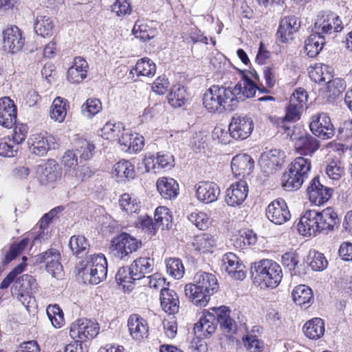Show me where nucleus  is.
<instances>
[{
  "instance_id": "nucleus-6",
  "label": "nucleus",
  "mask_w": 352,
  "mask_h": 352,
  "mask_svg": "<svg viewBox=\"0 0 352 352\" xmlns=\"http://www.w3.org/2000/svg\"><path fill=\"white\" fill-rule=\"evenodd\" d=\"M142 241L126 232L114 237L111 242L110 252L117 259L127 261L131 254L142 247Z\"/></svg>"
},
{
  "instance_id": "nucleus-48",
  "label": "nucleus",
  "mask_w": 352,
  "mask_h": 352,
  "mask_svg": "<svg viewBox=\"0 0 352 352\" xmlns=\"http://www.w3.org/2000/svg\"><path fill=\"white\" fill-rule=\"evenodd\" d=\"M120 208L127 214L137 213L140 209V202L129 193L122 195L119 199Z\"/></svg>"
},
{
  "instance_id": "nucleus-26",
  "label": "nucleus",
  "mask_w": 352,
  "mask_h": 352,
  "mask_svg": "<svg viewBox=\"0 0 352 352\" xmlns=\"http://www.w3.org/2000/svg\"><path fill=\"white\" fill-rule=\"evenodd\" d=\"M144 163L147 171L160 168L169 169L174 166V158L168 153L159 152L155 157L153 155H146Z\"/></svg>"
},
{
  "instance_id": "nucleus-28",
  "label": "nucleus",
  "mask_w": 352,
  "mask_h": 352,
  "mask_svg": "<svg viewBox=\"0 0 352 352\" xmlns=\"http://www.w3.org/2000/svg\"><path fill=\"white\" fill-rule=\"evenodd\" d=\"M156 65L153 61L148 58L138 60L135 65L130 70L129 76L133 80H138L140 76L151 77L155 74Z\"/></svg>"
},
{
  "instance_id": "nucleus-9",
  "label": "nucleus",
  "mask_w": 352,
  "mask_h": 352,
  "mask_svg": "<svg viewBox=\"0 0 352 352\" xmlns=\"http://www.w3.org/2000/svg\"><path fill=\"white\" fill-rule=\"evenodd\" d=\"M309 128L316 136L322 140L330 139L335 134V128L330 118L324 113L313 116Z\"/></svg>"
},
{
  "instance_id": "nucleus-60",
  "label": "nucleus",
  "mask_w": 352,
  "mask_h": 352,
  "mask_svg": "<svg viewBox=\"0 0 352 352\" xmlns=\"http://www.w3.org/2000/svg\"><path fill=\"white\" fill-rule=\"evenodd\" d=\"M188 220L197 228L201 230H206L210 225V218L204 212L195 211L190 214Z\"/></svg>"
},
{
  "instance_id": "nucleus-30",
  "label": "nucleus",
  "mask_w": 352,
  "mask_h": 352,
  "mask_svg": "<svg viewBox=\"0 0 352 352\" xmlns=\"http://www.w3.org/2000/svg\"><path fill=\"white\" fill-rule=\"evenodd\" d=\"M318 233H328L333 230L339 220L337 213L331 208H327L321 212L318 211Z\"/></svg>"
},
{
  "instance_id": "nucleus-34",
  "label": "nucleus",
  "mask_w": 352,
  "mask_h": 352,
  "mask_svg": "<svg viewBox=\"0 0 352 352\" xmlns=\"http://www.w3.org/2000/svg\"><path fill=\"white\" fill-rule=\"evenodd\" d=\"M318 147V140L309 134L300 136L295 143L297 152L304 155H311Z\"/></svg>"
},
{
  "instance_id": "nucleus-59",
  "label": "nucleus",
  "mask_w": 352,
  "mask_h": 352,
  "mask_svg": "<svg viewBox=\"0 0 352 352\" xmlns=\"http://www.w3.org/2000/svg\"><path fill=\"white\" fill-rule=\"evenodd\" d=\"M282 263L283 266L287 267L292 276L299 275L298 258L294 252H286L282 256Z\"/></svg>"
},
{
  "instance_id": "nucleus-2",
  "label": "nucleus",
  "mask_w": 352,
  "mask_h": 352,
  "mask_svg": "<svg viewBox=\"0 0 352 352\" xmlns=\"http://www.w3.org/2000/svg\"><path fill=\"white\" fill-rule=\"evenodd\" d=\"M194 282L185 286L186 296L195 305L205 307L210 296L219 289L217 279L212 274L198 272L194 277Z\"/></svg>"
},
{
  "instance_id": "nucleus-46",
  "label": "nucleus",
  "mask_w": 352,
  "mask_h": 352,
  "mask_svg": "<svg viewBox=\"0 0 352 352\" xmlns=\"http://www.w3.org/2000/svg\"><path fill=\"white\" fill-rule=\"evenodd\" d=\"M305 179L300 176L290 171L286 172L282 176V186L287 191L298 190L302 185Z\"/></svg>"
},
{
  "instance_id": "nucleus-47",
  "label": "nucleus",
  "mask_w": 352,
  "mask_h": 352,
  "mask_svg": "<svg viewBox=\"0 0 352 352\" xmlns=\"http://www.w3.org/2000/svg\"><path fill=\"white\" fill-rule=\"evenodd\" d=\"M36 287L35 279L29 274H23L20 276L14 284V293L31 294Z\"/></svg>"
},
{
  "instance_id": "nucleus-51",
  "label": "nucleus",
  "mask_w": 352,
  "mask_h": 352,
  "mask_svg": "<svg viewBox=\"0 0 352 352\" xmlns=\"http://www.w3.org/2000/svg\"><path fill=\"white\" fill-rule=\"evenodd\" d=\"M216 244L214 236L204 233L195 237L193 242L195 248L203 252H211Z\"/></svg>"
},
{
  "instance_id": "nucleus-12",
  "label": "nucleus",
  "mask_w": 352,
  "mask_h": 352,
  "mask_svg": "<svg viewBox=\"0 0 352 352\" xmlns=\"http://www.w3.org/2000/svg\"><path fill=\"white\" fill-rule=\"evenodd\" d=\"M221 268L235 280H243L246 276L245 265L239 258L232 252L225 254L221 258Z\"/></svg>"
},
{
  "instance_id": "nucleus-8",
  "label": "nucleus",
  "mask_w": 352,
  "mask_h": 352,
  "mask_svg": "<svg viewBox=\"0 0 352 352\" xmlns=\"http://www.w3.org/2000/svg\"><path fill=\"white\" fill-rule=\"evenodd\" d=\"M254 129L252 119L243 115H235L229 124L230 135L235 140H245L248 138Z\"/></svg>"
},
{
  "instance_id": "nucleus-43",
  "label": "nucleus",
  "mask_w": 352,
  "mask_h": 352,
  "mask_svg": "<svg viewBox=\"0 0 352 352\" xmlns=\"http://www.w3.org/2000/svg\"><path fill=\"white\" fill-rule=\"evenodd\" d=\"M135 273H132V267H120L116 276L117 283L123 287L126 291H131L133 288V284L135 281L140 280L135 277Z\"/></svg>"
},
{
  "instance_id": "nucleus-61",
  "label": "nucleus",
  "mask_w": 352,
  "mask_h": 352,
  "mask_svg": "<svg viewBox=\"0 0 352 352\" xmlns=\"http://www.w3.org/2000/svg\"><path fill=\"white\" fill-rule=\"evenodd\" d=\"M29 238L23 239L19 243L11 245L9 252L5 256V262L9 263L14 259L22 251H23L29 244Z\"/></svg>"
},
{
  "instance_id": "nucleus-33",
  "label": "nucleus",
  "mask_w": 352,
  "mask_h": 352,
  "mask_svg": "<svg viewBox=\"0 0 352 352\" xmlns=\"http://www.w3.org/2000/svg\"><path fill=\"white\" fill-rule=\"evenodd\" d=\"M156 185L157 190L164 199H171L176 197L178 194L179 185L173 178H159Z\"/></svg>"
},
{
  "instance_id": "nucleus-64",
  "label": "nucleus",
  "mask_w": 352,
  "mask_h": 352,
  "mask_svg": "<svg viewBox=\"0 0 352 352\" xmlns=\"http://www.w3.org/2000/svg\"><path fill=\"white\" fill-rule=\"evenodd\" d=\"M94 148L95 146L92 143L86 140H80L76 151L77 155H80V158L87 160L92 156Z\"/></svg>"
},
{
  "instance_id": "nucleus-10",
  "label": "nucleus",
  "mask_w": 352,
  "mask_h": 352,
  "mask_svg": "<svg viewBox=\"0 0 352 352\" xmlns=\"http://www.w3.org/2000/svg\"><path fill=\"white\" fill-rule=\"evenodd\" d=\"M28 144L30 151L39 156L45 155L50 149L56 148V138L48 134L36 133L29 138Z\"/></svg>"
},
{
  "instance_id": "nucleus-23",
  "label": "nucleus",
  "mask_w": 352,
  "mask_h": 352,
  "mask_svg": "<svg viewBox=\"0 0 352 352\" xmlns=\"http://www.w3.org/2000/svg\"><path fill=\"white\" fill-rule=\"evenodd\" d=\"M300 27V23L295 16H285L280 21L277 36L281 42L285 43L292 39V35Z\"/></svg>"
},
{
  "instance_id": "nucleus-45",
  "label": "nucleus",
  "mask_w": 352,
  "mask_h": 352,
  "mask_svg": "<svg viewBox=\"0 0 352 352\" xmlns=\"http://www.w3.org/2000/svg\"><path fill=\"white\" fill-rule=\"evenodd\" d=\"M289 169L305 180L311 170V162L302 157H296L289 165Z\"/></svg>"
},
{
  "instance_id": "nucleus-19",
  "label": "nucleus",
  "mask_w": 352,
  "mask_h": 352,
  "mask_svg": "<svg viewBox=\"0 0 352 352\" xmlns=\"http://www.w3.org/2000/svg\"><path fill=\"white\" fill-rule=\"evenodd\" d=\"M318 211L309 210L300 217L298 224V230L305 236H315L318 233Z\"/></svg>"
},
{
  "instance_id": "nucleus-52",
  "label": "nucleus",
  "mask_w": 352,
  "mask_h": 352,
  "mask_svg": "<svg viewBox=\"0 0 352 352\" xmlns=\"http://www.w3.org/2000/svg\"><path fill=\"white\" fill-rule=\"evenodd\" d=\"M155 221L160 228L169 229L172 223V215L169 209L165 206H160L155 211Z\"/></svg>"
},
{
  "instance_id": "nucleus-29",
  "label": "nucleus",
  "mask_w": 352,
  "mask_h": 352,
  "mask_svg": "<svg viewBox=\"0 0 352 352\" xmlns=\"http://www.w3.org/2000/svg\"><path fill=\"white\" fill-rule=\"evenodd\" d=\"M88 63L85 59L80 56L76 57L73 65L67 71V80L71 83H79L86 77L88 71Z\"/></svg>"
},
{
  "instance_id": "nucleus-16",
  "label": "nucleus",
  "mask_w": 352,
  "mask_h": 352,
  "mask_svg": "<svg viewBox=\"0 0 352 352\" xmlns=\"http://www.w3.org/2000/svg\"><path fill=\"white\" fill-rule=\"evenodd\" d=\"M309 201L316 206L327 202L332 195V189L320 184L318 177H314L307 188Z\"/></svg>"
},
{
  "instance_id": "nucleus-53",
  "label": "nucleus",
  "mask_w": 352,
  "mask_h": 352,
  "mask_svg": "<svg viewBox=\"0 0 352 352\" xmlns=\"http://www.w3.org/2000/svg\"><path fill=\"white\" fill-rule=\"evenodd\" d=\"M303 108L296 106V104H292L289 102V104L286 109V114L283 118H272L270 120L274 122L276 120V123L279 125L280 123L283 124L282 127H285V121H296L300 119L301 111ZM286 129L289 127L285 126Z\"/></svg>"
},
{
  "instance_id": "nucleus-38",
  "label": "nucleus",
  "mask_w": 352,
  "mask_h": 352,
  "mask_svg": "<svg viewBox=\"0 0 352 352\" xmlns=\"http://www.w3.org/2000/svg\"><path fill=\"white\" fill-rule=\"evenodd\" d=\"M332 67L322 63L316 64L309 71L310 78L316 82H326L333 78Z\"/></svg>"
},
{
  "instance_id": "nucleus-50",
  "label": "nucleus",
  "mask_w": 352,
  "mask_h": 352,
  "mask_svg": "<svg viewBox=\"0 0 352 352\" xmlns=\"http://www.w3.org/2000/svg\"><path fill=\"white\" fill-rule=\"evenodd\" d=\"M168 103L174 107H181L187 100V94L184 87L174 86L168 96Z\"/></svg>"
},
{
  "instance_id": "nucleus-11",
  "label": "nucleus",
  "mask_w": 352,
  "mask_h": 352,
  "mask_svg": "<svg viewBox=\"0 0 352 352\" xmlns=\"http://www.w3.org/2000/svg\"><path fill=\"white\" fill-rule=\"evenodd\" d=\"M60 254L54 248H51L37 256V261L45 263V268L48 273L57 279L63 275V266L60 262Z\"/></svg>"
},
{
  "instance_id": "nucleus-20",
  "label": "nucleus",
  "mask_w": 352,
  "mask_h": 352,
  "mask_svg": "<svg viewBox=\"0 0 352 352\" xmlns=\"http://www.w3.org/2000/svg\"><path fill=\"white\" fill-rule=\"evenodd\" d=\"M16 108L8 97L0 98V125L10 129L16 123Z\"/></svg>"
},
{
  "instance_id": "nucleus-25",
  "label": "nucleus",
  "mask_w": 352,
  "mask_h": 352,
  "mask_svg": "<svg viewBox=\"0 0 352 352\" xmlns=\"http://www.w3.org/2000/svg\"><path fill=\"white\" fill-rule=\"evenodd\" d=\"M283 162V155L279 150H271L263 153L259 159V165L264 173L272 174Z\"/></svg>"
},
{
  "instance_id": "nucleus-62",
  "label": "nucleus",
  "mask_w": 352,
  "mask_h": 352,
  "mask_svg": "<svg viewBox=\"0 0 352 352\" xmlns=\"http://www.w3.org/2000/svg\"><path fill=\"white\" fill-rule=\"evenodd\" d=\"M309 266L314 271L324 270L327 266V261L323 254L314 251L309 253Z\"/></svg>"
},
{
  "instance_id": "nucleus-14",
  "label": "nucleus",
  "mask_w": 352,
  "mask_h": 352,
  "mask_svg": "<svg viewBox=\"0 0 352 352\" xmlns=\"http://www.w3.org/2000/svg\"><path fill=\"white\" fill-rule=\"evenodd\" d=\"M25 44V38L16 26L6 28L3 32V47L8 52H19Z\"/></svg>"
},
{
  "instance_id": "nucleus-36",
  "label": "nucleus",
  "mask_w": 352,
  "mask_h": 352,
  "mask_svg": "<svg viewBox=\"0 0 352 352\" xmlns=\"http://www.w3.org/2000/svg\"><path fill=\"white\" fill-rule=\"evenodd\" d=\"M132 273L135 276L144 280L146 276V274L151 272L153 270L154 261L149 257H140L135 260L131 265Z\"/></svg>"
},
{
  "instance_id": "nucleus-35",
  "label": "nucleus",
  "mask_w": 352,
  "mask_h": 352,
  "mask_svg": "<svg viewBox=\"0 0 352 352\" xmlns=\"http://www.w3.org/2000/svg\"><path fill=\"white\" fill-rule=\"evenodd\" d=\"M112 174L118 182H124L133 179L135 176V171L131 162L127 160H121L114 164Z\"/></svg>"
},
{
  "instance_id": "nucleus-56",
  "label": "nucleus",
  "mask_w": 352,
  "mask_h": 352,
  "mask_svg": "<svg viewBox=\"0 0 352 352\" xmlns=\"http://www.w3.org/2000/svg\"><path fill=\"white\" fill-rule=\"evenodd\" d=\"M69 245L73 253L76 256L86 253L89 244L83 236H73L70 238Z\"/></svg>"
},
{
  "instance_id": "nucleus-39",
  "label": "nucleus",
  "mask_w": 352,
  "mask_h": 352,
  "mask_svg": "<svg viewBox=\"0 0 352 352\" xmlns=\"http://www.w3.org/2000/svg\"><path fill=\"white\" fill-rule=\"evenodd\" d=\"M303 332L310 339L316 340L320 338L324 335V332L323 320L319 318L309 320L303 326Z\"/></svg>"
},
{
  "instance_id": "nucleus-54",
  "label": "nucleus",
  "mask_w": 352,
  "mask_h": 352,
  "mask_svg": "<svg viewBox=\"0 0 352 352\" xmlns=\"http://www.w3.org/2000/svg\"><path fill=\"white\" fill-rule=\"evenodd\" d=\"M327 96L329 98H336L338 97L346 89L345 81L339 78H330L327 80Z\"/></svg>"
},
{
  "instance_id": "nucleus-15",
  "label": "nucleus",
  "mask_w": 352,
  "mask_h": 352,
  "mask_svg": "<svg viewBox=\"0 0 352 352\" xmlns=\"http://www.w3.org/2000/svg\"><path fill=\"white\" fill-rule=\"evenodd\" d=\"M127 327L130 336L138 342L144 341L148 337V324L147 321L138 314L129 316Z\"/></svg>"
},
{
  "instance_id": "nucleus-40",
  "label": "nucleus",
  "mask_w": 352,
  "mask_h": 352,
  "mask_svg": "<svg viewBox=\"0 0 352 352\" xmlns=\"http://www.w3.org/2000/svg\"><path fill=\"white\" fill-rule=\"evenodd\" d=\"M133 34L143 42L148 41L154 38L157 34V30L150 27L144 20L136 21L133 30Z\"/></svg>"
},
{
  "instance_id": "nucleus-1",
  "label": "nucleus",
  "mask_w": 352,
  "mask_h": 352,
  "mask_svg": "<svg viewBox=\"0 0 352 352\" xmlns=\"http://www.w3.org/2000/svg\"><path fill=\"white\" fill-rule=\"evenodd\" d=\"M213 312L204 311L199 320L195 324L194 333L198 338L204 339L214 333L217 323L227 333L236 332V323L230 317V309L226 307H213Z\"/></svg>"
},
{
  "instance_id": "nucleus-17",
  "label": "nucleus",
  "mask_w": 352,
  "mask_h": 352,
  "mask_svg": "<svg viewBox=\"0 0 352 352\" xmlns=\"http://www.w3.org/2000/svg\"><path fill=\"white\" fill-rule=\"evenodd\" d=\"M248 186L245 181L240 180L232 184L226 190V202L230 206L241 205L247 198Z\"/></svg>"
},
{
  "instance_id": "nucleus-22",
  "label": "nucleus",
  "mask_w": 352,
  "mask_h": 352,
  "mask_svg": "<svg viewBox=\"0 0 352 352\" xmlns=\"http://www.w3.org/2000/svg\"><path fill=\"white\" fill-rule=\"evenodd\" d=\"M195 188L197 199L205 204L215 201L220 195V189L214 182H201Z\"/></svg>"
},
{
  "instance_id": "nucleus-27",
  "label": "nucleus",
  "mask_w": 352,
  "mask_h": 352,
  "mask_svg": "<svg viewBox=\"0 0 352 352\" xmlns=\"http://www.w3.org/2000/svg\"><path fill=\"white\" fill-rule=\"evenodd\" d=\"M232 88V92L236 96V104L239 100H243L245 98H252L254 96L257 89L259 90L256 83L248 77L239 82L234 87ZM261 91H266V89H260Z\"/></svg>"
},
{
  "instance_id": "nucleus-24",
  "label": "nucleus",
  "mask_w": 352,
  "mask_h": 352,
  "mask_svg": "<svg viewBox=\"0 0 352 352\" xmlns=\"http://www.w3.org/2000/svg\"><path fill=\"white\" fill-rule=\"evenodd\" d=\"M254 162L247 154H239L234 156L231 162L232 173L236 177L249 175L254 168Z\"/></svg>"
},
{
  "instance_id": "nucleus-32",
  "label": "nucleus",
  "mask_w": 352,
  "mask_h": 352,
  "mask_svg": "<svg viewBox=\"0 0 352 352\" xmlns=\"http://www.w3.org/2000/svg\"><path fill=\"white\" fill-rule=\"evenodd\" d=\"M325 36L319 31H315L305 41V51L311 58L316 57L322 50Z\"/></svg>"
},
{
  "instance_id": "nucleus-18",
  "label": "nucleus",
  "mask_w": 352,
  "mask_h": 352,
  "mask_svg": "<svg viewBox=\"0 0 352 352\" xmlns=\"http://www.w3.org/2000/svg\"><path fill=\"white\" fill-rule=\"evenodd\" d=\"M343 29L341 19L334 13L323 14L314 23L315 31H319L322 34L340 32Z\"/></svg>"
},
{
  "instance_id": "nucleus-55",
  "label": "nucleus",
  "mask_w": 352,
  "mask_h": 352,
  "mask_svg": "<svg viewBox=\"0 0 352 352\" xmlns=\"http://www.w3.org/2000/svg\"><path fill=\"white\" fill-rule=\"evenodd\" d=\"M167 273L175 278L180 279L184 274V267L180 259L169 258L166 261Z\"/></svg>"
},
{
  "instance_id": "nucleus-42",
  "label": "nucleus",
  "mask_w": 352,
  "mask_h": 352,
  "mask_svg": "<svg viewBox=\"0 0 352 352\" xmlns=\"http://www.w3.org/2000/svg\"><path fill=\"white\" fill-rule=\"evenodd\" d=\"M68 107L67 100L61 97H56L51 106L50 118L59 123L63 122L65 118Z\"/></svg>"
},
{
  "instance_id": "nucleus-58",
  "label": "nucleus",
  "mask_w": 352,
  "mask_h": 352,
  "mask_svg": "<svg viewBox=\"0 0 352 352\" xmlns=\"http://www.w3.org/2000/svg\"><path fill=\"white\" fill-rule=\"evenodd\" d=\"M102 109V103L100 100L97 98H88L81 107L82 113L88 118L94 117L98 114Z\"/></svg>"
},
{
  "instance_id": "nucleus-37",
  "label": "nucleus",
  "mask_w": 352,
  "mask_h": 352,
  "mask_svg": "<svg viewBox=\"0 0 352 352\" xmlns=\"http://www.w3.org/2000/svg\"><path fill=\"white\" fill-rule=\"evenodd\" d=\"M292 298L296 305L305 308L309 306L314 298L311 288L305 285H298L294 289Z\"/></svg>"
},
{
  "instance_id": "nucleus-5",
  "label": "nucleus",
  "mask_w": 352,
  "mask_h": 352,
  "mask_svg": "<svg viewBox=\"0 0 352 352\" xmlns=\"http://www.w3.org/2000/svg\"><path fill=\"white\" fill-rule=\"evenodd\" d=\"M78 272L85 283L99 284L107 278V261L101 253L90 254L79 263Z\"/></svg>"
},
{
  "instance_id": "nucleus-7",
  "label": "nucleus",
  "mask_w": 352,
  "mask_h": 352,
  "mask_svg": "<svg viewBox=\"0 0 352 352\" xmlns=\"http://www.w3.org/2000/svg\"><path fill=\"white\" fill-rule=\"evenodd\" d=\"M98 332L99 327L97 323L87 318H80L72 324L69 334L73 339L83 342L94 338Z\"/></svg>"
},
{
  "instance_id": "nucleus-13",
  "label": "nucleus",
  "mask_w": 352,
  "mask_h": 352,
  "mask_svg": "<svg viewBox=\"0 0 352 352\" xmlns=\"http://www.w3.org/2000/svg\"><path fill=\"white\" fill-rule=\"evenodd\" d=\"M266 217L273 223L282 225L290 219L291 214L286 202L282 199H278L268 205Z\"/></svg>"
},
{
  "instance_id": "nucleus-31",
  "label": "nucleus",
  "mask_w": 352,
  "mask_h": 352,
  "mask_svg": "<svg viewBox=\"0 0 352 352\" xmlns=\"http://www.w3.org/2000/svg\"><path fill=\"white\" fill-rule=\"evenodd\" d=\"M160 303L162 309L168 314H174L179 310V297L174 290L168 288L162 289Z\"/></svg>"
},
{
  "instance_id": "nucleus-44",
  "label": "nucleus",
  "mask_w": 352,
  "mask_h": 352,
  "mask_svg": "<svg viewBox=\"0 0 352 352\" xmlns=\"http://www.w3.org/2000/svg\"><path fill=\"white\" fill-rule=\"evenodd\" d=\"M93 175L91 170L85 166L68 170L65 174V178L70 182L72 185H78L86 179Z\"/></svg>"
},
{
  "instance_id": "nucleus-3",
  "label": "nucleus",
  "mask_w": 352,
  "mask_h": 352,
  "mask_svg": "<svg viewBox=\"0 0 352 352\" xmlns=\"http://www.w3.org/2000/svg\"><path fill=\"white\" fill-rule=\"evenodd\" d=\"M203 104L210 112H222L232 110L236 105V96L230 87L212 85L203 96Z\"/></svg>"
},
{
  "instance_id": "nucleus-63",
  "label": "nucleus",
  "mask_w": 352,
  "mask_h": 352,
  "mask_svg": "<svg viewBox=\"0 0 352 352\" xmlns=\"http://www.w3.org/2000/svg\"><path fill=\"white\" fill-rule=\"evenodd\" d=\"M18 145L10 138L1 140L0 142V155L7 157L15 156L18 152Z\"/></svg>"
},
{
  "instance_id": "nucleus-41",
  "label": "nucleus",
  "mask_w": 352,
  "mask_h": 352,
  "mask_svg": "<svg viewBox=\"0 0 352 352\" xmlns=\"http://www.w3.org/2000/svg\"><path fill=\"white\" fill-rule=\"evenodd\" d=\"M126 130L121 122H108L101 129L100 135L106 140L119 142V138Z\"/></svg>"
},
{
  "instance_id": "nucleus-4",
  "label": "nucleus",
  "mask_w": 352,
  "mask_h": 352,
  "mask_svg": "<svg viewBox=\"0 0 352 352\" xmlns=\"http://www.w3.org/2000/svg\"><path fill=\"white\" fill-rule=\"evenodd\" d=\"M254 283L266 287L274 288L280 283L283 273L280 266L270 259H263L254 263L251 267Z\"/></svg>"
},
{
  "instance_id": "nucleus-57",
  "label": "nucleus",
  "mask_w": 352,
  "mask_h": 352,
  "mask_svg": "<svg viewBox=\"0 0 352 352\" xmlns=\"http://www.w3.org/2000/svg\"><path fill=\"white\" fill-rule=\"evenodd\" d=\"M135 224L151 236L155 235L160 228L155 221L153 222V219L146 214L138 217Z\"/></svg>"
},
{
  "instance_id": "nucleus-21",
  "label": "nucleus",
  "mask_w": 352,
  "mask_h": 352,
  "mask_svg": "<svg viewBox=\"0 0 352 352\" xmlns=\"http://www.w3.org/2000/svg\"><path fill=\"white\" fill-rule=\"evenodd\" d=\"M122 149L129 153H138L144 146V138L138 133H133L126 129L119 138Z\"/></svg>"
},
{
  "instance_id": "nucleus-49",
  "label": "nucleus",
  "mask_w": 352,
  "mask_h": 352,
  "mask_svg": "<svg viewBox=\"0 0 352 352\" xmlns=\"http://www.w3.org/2000/svg\"><path fill=\"white\" fill-rule=\"evenodd\" d=\"M53 23L48 16L38 15L34 22V30L36 33L43 37L52 35L53 31Z\"/></svg>"
}]
</instances>
